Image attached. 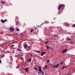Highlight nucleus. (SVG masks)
Masks as SVG:
<instances>
[{
  "instance_id": "obj_50",
  "label": "nucleus",
  "mask_w": 75,
  "mask_h": 75,
  "mask_svg": "<svg viewBox=\"0 0 75 75\" xmlns=\"http://www.w3.org/2000/svg\"><path fill=\"white\" fill-rule=\"evenodd\" d=\"M51 65H52V64H51Z\"/></svg>"
},
{
  "instance_id": "obj_29",
  "label": "nucleus",
  "mask_w": 75,
  "mask_h": 75,
  "mask_svg": "<svg viewBox=\"0 0 75 75\" xmlns=\"http://www.w3.org/2000/svg\"><path fill=\"white\" fill-rule=\"evenodd\" d=\"M54 37H58V35H55V34H54Z\"/></svg>"
},
{
  "instance_id": "obj_12",
  "label": "nucleus",
  "mask_w": 75,
  "mask_h": 75,
  "mask_svg": "<svg viewBox=\"0 0 75 75\" xmlns=\"http://www.w3.org/2000/svg\"><path fill=\"white\" fill-rule=\"evenodd\" d=\"M1 3L2 4H5V3H6V2L3 1H1Z\"/></svg>"
},
{
  "instance_id": "obj_2",
  "label": "nucleus",
  "mask_w": 75,
  "mask_h": 75,
  "mask_svg": "<svg viewBox=\"0 0 75 75\" xmlns=\"http://www.w3.org/2000/svg\"><path fill=\"white\" fill-rule=\"evenodd\" d=\"M25 49H26L28 46V45L26 42H25L23 45Z\"/></svg>"
},
{
  "instance_id": "obj_34",
  "label": "nucleus",
  "mask_w": 75,
  "mask_h": 75,
  "mask_svg": "<svg viewBox=\"0 0 75 75\" xmlns=\"http://www.w3.org/2000/svg\"><path fill=\"white\" fill-rule=\"evenodd\" d=\"M58 14H61V12H60V11H59V12L58 13Z\"/></svg>"
},
{
  "instance_id": "obj_25",
  "label": "nucleus",
  "mask_w": 75,
  "mask_h": 75,
  "mask_svg": "<svg viewBox=\"0 0 75 75\" xmlns=\"http://www.w3.org/2000/svg\"><path fill=\"white\" fill-rule=\"evenodd\" d=\"M72 26L73 27H75V24H74L73 25H72Z\"/></svg>"
},
{
  "instance_id": "obj_45",
  "label": "nucleus",
  "mask_w": 75,
  "mask_h": 75,
  "mask_svg": "<svg viewBox=\"0 0 75 75\" xmlns=\"http://www.w3.org/2000/svg\"><path fill=\"white\" fill-rule=\"evenodd\" d=\"M30 55H31V57H32V56H33V54H31Z\"/></svg>"
},
{
  "instance_id": "obj_8",
  "label": "nucleus",
  "mask_w": 75,
  "mask_h": 75,
  "mask_svg": "<svg viewBox=\"0 0 75 75\" xmlns=\"http://www.w3.org/2000/svg\"><path fill=\"white\" fill-rule=\"evenodd\" d=\"M67 41H71L72 40L69 37H68L66 39Z\"/></svg>"
},
{
  "instance_id": "obj_32",
  "label": "nucleus",
  "mask_w": 75,
  "mask_h": 75,
  "mask_svg": "<svg viewBox=\"0 0 75 75\" xmlns=\"http://www.w3.org/2000/svg\"><path fill=\"white\" fill-rule=\"evenodd\" d=\"M57 39H59V36L57 37Z\"/></svg>"
},
{
  "instance_id": "obj_37",
  "label": "nucleus",
  "mask_w": 75,
  "mask_h": 75,
  "mask_svg": "<svg viewBox=\"0 0 75 75\" xmlns=\"http://www.w3.org/2000/svg\"><path fill=\"white\" fill-rule=\"evenodd\" d=\"M14 45H11V47H14Z\"/></svg>"
},
{
  "instance_id": "obj_35",
  "label": "nucleus",
  "mask_w": 75,
  "mask_h": 75,
  "mask_svg": "<svg viewBox=\"0 0 75 75\" xmlns=\"http://www.w3.org/2000/svg\"><path fill=\"white\" fill-rule=\"evenodd\" d=\"M1 60L0 59V64H1Z\"/></svg>"
},
{
  "instance_id": "obj_22",
  "label": "nucleus",
  "mask_w": 75,
  "mask_h": 75,
  "mask_svg": "<svg viewBox=\"0 0 75 75\" xmlns=\"http://www.w3.org/2000/svg\"><path fill=\"white\" fill-rule=\"evenodd\" d=\"M50 62V60H48L47 61V64H48Z\"/></svg>"
},
{
  "instance_id": "obj_41",
  "label": "nucleus",
  "mask_w": 75,
  "mask_h": 75,
  "mask_svg": "<svg viewBox=\"0 0 75 75\" xmlns=\"http://www.w3.org/2000/svg\"><path fill=\"white\" fill-rule=\"evenodd\" d=\"M9 64L11 65H12V62H11Z\"/></svg>"
},
{
  "instance_id": "obj_1",
  "label": "nucleus",
  "mask_w": 75,
  "mask_h": 75,
  "mask_svg": "<svg viewBox=\"0 0 75 75\" xmlns=\"http://www.w3.org/2000/svg\"><path fill=\"white\" fill-rule=\"evenodd\" d=\"M62 7H64L65 5L63 4H62L60 5H59L58 7V10H60V9L61 8H62Z\"/></svg>"
},
{
  "instance_id": "obj_16",
  "label": "nucleus",
  "mask_w": 75,
  "mask_h": 75,
  "mask_svg": "<svg viewBox=\"0 0 75 75\" xmlns=\"http://www.w3.org/2000/svg\"><path fill=\"white\" fill-rule=\"evenodd\" d=\"M46 48L47 50H48V49H49V48H50V46H47Z\"/></svg>"
},
{
  "instance_id": "obj_7",
  "label": "nucleus",
  "mask_w": 75,
  "mask_h": 75,
  "mask_svg": "<svg viewBox=\"0 0 75 75\" xmlns=\"http://www.w3.org/2000/svg\"><path fill=\"white\" fill-rule=\"evenodd\" d=\"M67 52V49H65L62 52V53H65Z\"/></svg>"
},
{
  "instance_id": "obj_20",
  "label": "nucleus",
  "mask_w": 75,
  "mask_h": 75,
  "mask_svg": "<svg viewBox=\"0 0 75 75\" xmlns=\"http://www.w3.org/2000/svg\"><path fill=\"white\" fill-rule=\"evenodd\" d=\"M4 56V54H2L1 56V58H3V57Z\"/></svg>"
},
{
  "instance_id": "obj_9",
  "label": "nucleus",
  "mask_w": 75,
  "mask_h": 75,
  "mask_svg": "<svg viewBox=\"0 0 75 75\" xmlns=\"http://www.w3.org/2000/svg\"><path fill=\"white\" fill-rule=\"evenodd\" d=\"M41 53L42 54H41V56H43V55H44V54H46V52H42Z\"/></svg>"
},
{
  "instance_id": "obj_46",
  "label": "nucleus",
  "mask_w": 75,
  "mask_h": 75,
  "mask_svg": "<svg viewBox=\"0 0 75 75\" xmlns=\"http://www.w3.org/2000/svg\"><path fill=\"white\" fill-rule=\"evenodd\" d=\"M54 20H55V18H54Z\"/></svg>"
},
{
  "instance_id": "obj_27",
  "label": "nucleus",
  "mask_w": 75,
  "mask_h": 75,
  "mask_svg": "<svg viewBox=\"0 0 75 75\" xmlns=\"http://www.w3.org/2000/svg\"><path fill=\"white\" fill-rule=\"evenodd\" d=\"M49 23V22H48L47 21H46L45 22L46 24H48Z\"/></svg>"
},
{
  "instance_id": "obj_17",
  "label": "nucleus",
  "mask_w": 75,
  "mask_h": 75,
  "mask_svg": "<svg viewBox=\"0 0 75 75\" xmlns=\"http://www.w3.org/2000/svg\"><path fill=\"white\" fill-rule=\"evenodd\" d=\"M28 62H31V59H29L28 60Z\"/></svg>"
},
{
  "instance_id": "obj_36",
  "label": "nucleus",
  "mask_w": 75,
  "mask_h": 75,
  "mask_svg": "<svg viewBox=\"0 0 75 75\" xmlns=\"http://www.w3.org/2000/svg\"><path fill=\"white\" fill-rule=\"evenodd\" d=\"M64 69V66L62 67V69Z\"/></svg>"
},
{
  "instance_id": "obj_39",
  "label": "nucleus",
  "mask_w": 75,
  "mask_h": 75,
  "mask_svg": "<svg viewBox=\"0 0 75 75\" xmlns=\"http://www.w3.org/2000/svg\"><path fill=\"white\" fill-rule=\"evenodd\" d=\"M45 69H46L45 68V67H43V70H44Z\"/></svg>"
},
{
  "instance_id": "obj_23",
  "label": "nucleus",
  "mask_w": 75,
  "mask_h": 75,
  "mask_svg": "<svg viewBox=\"0 0 75 75\" xmlns=\"http://www.w3.org/2000/svg\"><path fill=\"white\" fill-rule=\"evenodd\" d=\"M16 31H20V29H19L18 28H17Z\"/></svg>"
},
{
  "instance_id": "obj_19",
  "label": "nucleus",
  "mask_w": 75,
  "mask_h": 75,
  "mask_svg": "<svg viewBox=\"0 0 75 75\" xmlns=\"http://www.w3.org/2000/svg\"><path fill=\"white\" fill-rule=\"evenodd\" d=\"M33 31H34V29H31L30 30L31 33H33Z\"/></svg>"
},
{
  "instance_id": "obj_10",
  "label": "nucleus",
  "mask_w": 75,
  "mask_h": 75,
  "mask_svg": "<svg viewBox=\"0 0 75 75\" xmlns=\"http://www.w3.org/2000/svg\"><path fill=\"white\" fill-rule=\"evenodd\" d=\"M25 71L26 72H28V67L26 68L25 69Z\"/></svg>"
},
{
  "instance_id": "obj_30",
  "label": "nucleus",
  "mask_w": 75,
  "mask_h": 75,
  "mask_svg": "<svg viewBox=\"0 0 75 75\" xmlns=\"http://www.w3.org/2000/svg\"><path fill=\"white\" fill-rule=\"evenodd\" d=\"M49 42L48 41V42H45V44H47V43H48V42Z\"/></svg>"
},
{
  "instance_id": "obj_21",
  "label": "nucleus",
  "mask_w": 75,
  "mask_h": 75,
  "mask_svg": "<svg viewBox=\"0 0 75 75\" xmlns=\"http://www.w3.org/2000/svg\"><path fill=\"white\" fill-rule=\"evenodd\" d=\"M20 67V64L18 65L16 67V68H18V67Z\"/></svg>"
},
{
  "instance_id": "obj_3",
  "label": "nucleus",
  "mask_w": 75,
  "mask_h": 75,
  "mask_svg": "<svg viewBox=\"0 0 75 75\" xmlns=\"http://www.w3.org/2000/svg\"><path fill=\"white\" fill-rule=\"evenodd\" d=\"M59 64H56L54 66H53V67L54 68H58L59 67Z\"/></svg>"
},
{
  "instance_id": "obj_4",
  "label": "nucleus",
  "mask_w": 75,
  "mask_h": 75,
  "mask_svg": "<svg viewBox=\"0 0 75 75\" xmlns=\"http://www.w3.org/2000/svg\"><path fill=\"white\" fill-rule=\"evenodd\" d=\"M7 21V19H5L3 21V19H1V21L2 23H4L5 22H6Z\"/></svg>"
},
{
  "instance_id": "obj_43",
  "label": "nucleus",
  "mask_w": 75,
  "mask_h": 75,
  "mask_svg": "<svg viewBox=\"0 0 75 75\" xmlns=\"http://www.w3.org/2000/svg\"><path fill=\"white\" fill-rule=\"evenodd\" d=\"M42 75H44V73L43 72H42Z\"/></svg>"
},
{
  "instance_id": "obj_13",
  "label": "nucleus",
  "mask_w": 75,
  "mask_h": 75,
  "mask_svg": "<svg viewBox=\"0 0 75 75\" xmlns=\"http://www.w3.org/2000/svg\"><path fill=\"white\" fill-rule=\"evenodd\" d=\"M35 51L36 52H37L38 53H40V51H37V50H35Z\"/></svg>"
},
{
  "instance_id": "obj_18",
  "label": "nucleus",
  "mask_w": 75,
  "mask_h": 75,
  "mask_svg": "<svg viewBox=\"0 0 75 75\" xmlns=\"http://www.w3.org/2000/svg\"><path fill=\"white\" fill-rule=\"evenodd\" d=\"M45 68H46V69H48V66H47L45 65Z\"/></svg>"
},
{
  "instance_id": "obj_5",
  "label": "nucleus",
  "mask_w": 75,
  "mask_h": 75,
  "mask_svg": "<svg viewBox=\"0 0 75 75\" xmlns=\"http://www.w3.org/2000/svg\"><path fill=\"white\" fill-rule=\"evenodd\" d=\"M39 71L41 72V73H42V70L41 69V66H39Z\"/></svg>"
},
{
  "instance_id": "obj_15",
  "label": "nucleus",
  "mask_w": 75,
  "mask_h": 75,
  "mask_svg": "<svg viewBox=\"0 0 75 75\" xmlns=\"http://www.w3.org/2000/svg\"><path fill=\"white\" fill-rule=\"evenodd\" d=\"M34 69L36 71H38V69H37V68L36 67H34Z\"/></svg>"
},
{
  "instance_id": "obj_48",
  "label": "nucleus",
  "mask_w": 75,
  "mask_h": 75,
  "mask_svg": "<svg viewBox=\"0 0 75 75\" xmlns=\"http://www.w3.org/2000/svg\"><path fill=\"white\" fill-rule=\"evenodd\" d=\"M16 54H17V52H16Z\"/></svg>"
},
{
  "instance_id": "obj_33",
  "label": "nucleus",
  "mask_w": 75,
  "mask_h": 75,
  "mask_svg": "<svg viewBox=\"0 0 75 75\" xmlns=\"http://www.w3.org/2000/svg\"><path fill=\"white\" fill-rule=\"evenodd\" d=\"M63 67H64V68H67V67L65 66H64Z\"/></svg>"
},
{
  "instance_id": "obj_38",
  "label": "nucleus",
  "mask_w": 75,
  "mask_h": 75,
  "mask_svg": "<svg viewBox=\"0 0 75 75\" xmlns=\"http://www.w3.org/2000/svg\"><path fill=\"white\" fill-rule=\"evenodd\" d=\"M66 26H69V24L67 23V24L66 25Z\"/></svg>"
},
{
  "instance_id": "obj_14",
  "label": "nucleus",
  "mask_w": 75,
  "mask_h": 75,
  "mask_svg": "<svg viewBox=\"0 0 75 75\" xmlns=\"http://www.w3.org/2000/svg\"><path fill=\"white\" fill-rule=\"evenodd\" d=\"M10 58L11 61H13V57H12V56H11Z\"/></svg>"
},
{
  "instance_id": "obj_24",
  "label": "nucleus",
  "mask_w": 75,
  "mask_h": 75,
  "mask_svg": "<svg viewBox=\"0 0 75 75\" xmlns=\"http://www.w3.org/2000/svg\"><path fill=\"white\" fill-rule=\"evenodd\" d=\"M28 49H30V46H28L27 47Z\"/></svg>"
},
{
  "instance_id": "obj_11",
  "label": "nucleus",
  "mask_w": 75,
  "mask_h": 75,
  "mask_svg": "<svg viewBox=\"0 0 75 75\" xmlns=\"http://www.w3.org/2000/svg\"><path fill=\"white\" fill-rule=\"evenodd\" d=\"M16 25H18V24H19V22L18 21H16Z\"/></svg>"
},
{
  "instance_id": "obj_40",
  "label": "nucleus",
  "mask_w": 75,
  "mask_h": 75,
  "mask_svg": "<svg viewBox=\"0 0 75 75\" xmlns=\"http://www.w3.org/2000/svg\"><path fill=\"white\" fill-rule=\"evenodd\" d=\"M22 37H24V36H23V35H21Z\"/></svg>"
},
{
  "instance_id": "obj_49",
  "label": "nucleus",
  "mask_w": 75,
  "mask_h": 75,
  "mask_svg": "<svg viewBox=\"0 0 75 75\" xmlns=\"http://www.w3.org/2000/svg\"><path fill=\"white\" fill-rule=\"evenodd\" d=\"M67 75H69V74H67Z\"/></svg>"
},
{
  "instance_id": "obj_28",
  "label": "nucleus",
  "mask_w": 75,
  "mask_h": 75,
  "mask_svg": "<svg viewBox=\"0 0 75 75\" xmlns=\"http://www.w3.org/2000/svg\"><path fill=\"white\" fill-rule=\"evenodd\" d=\"M63 63H64V62H61V63H60V65H62V64H63Z\"/></svg>"
},
{
  "instance_id": "obj_42",
  "label": "nucleus",
  "mask_w": 75,
  "mask_h": 75,
  "mask_svg": "<svg viewBox=\"0 0 75 75\" xmlns=\"http://www.w3.org/2000/svg\"><path fill=\"white\" fill-rule=\"evenodd\" d=\"M50 49H51V50H53V49L52 48V47H50Z\"/></svg>"
},
{
  "instance_id": "obj_31",
  "label": "nucleus",
  "mask_w": 75,
  "mask_h": 75,
  "mask_svg": "<svg viewBox=\"0 0 75 75\" xmlns=\"http://www.w3.org/2000/svg\"><path fill=\"white\" fill-rule=\"evenodd\" d=\"M16 20H18V18L17 17V16H16Z\"/></svg>"
},
{
  "instance_id": "obj_44",
  "label": "nucleus",
  "mask_w": 75,
  "mask_h": 75,
  "mask_svg": "<svg viewBox=\"0 0 75 75\" xmlns=\"http://www.w3.org/2000/svg\"><path fill=\"white\" fill-rule=\"evenodd\" d=\"M16 35H17L18 33H15Z\"/></svg>"
},
{
  "instance_id": "obj_6",
  "label": "nucleus",
  "mask_w": 75,
  "mask_h": 75,
  "mask_svg": "<svg viewBox=\"0 0 75 75\" xmlns=\"http://www.w3.org/2000/svg\"><path fill=\"white\" fill-rule=\"evenodd\" d=\"M9 30H10L11 32H13L14 30V29L13 28H10Z\"/></svg>"
},
{
  "instance_id": "obj_47",
  "label": "nucleus",
  "mask_w": 75,
  "mask_h": 75,
  "mask_svg": "<svg viewBox=\"0 0 75 75\" xmlns=\"http://www.w3.org/2000/svg\"><path fill=\"white\" fill-rule=\"evenodd\" d=\"M21 59H23V57H21Z\"/></svg>"
},
{
  "instance_id": "obj_26",
  "label": "nucleus",
  "mask_w": 75,
  "mask_h": 75,
  "mask_svg": "<svg viewBox=\"0 0 75 75\" xmlns=\"http://www.w3.org/2000/svg\"><path fill=\"white\" fill-rule=\"evenodd\" d=\"M17 50L18 51H21V50L19 49H18Z\"/></svg>"
}]
</instances>
